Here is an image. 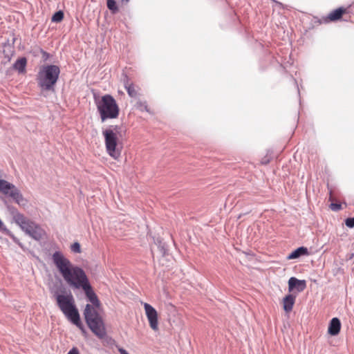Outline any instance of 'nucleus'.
Returning <instances> with one entry per match:
<instances>
[{
  "label": "nucleus",
  "instance_id": "nucleus-4",
  "mask_svg": "<svg viewBox=\"0 0 354 354\" xmlns=\"http://www.w3.org/2000/svg\"><path fill=\"white\" fill-rule=\"evenodd\" d=\"M97 112L102 122L107 120H113L118 118L120 108L114 97L109 94H106L100 99L95 100Z\"/></svg>",
  "mask_w": 354,
  "mask_h": 354
},
{
  "label": "nucleus",
  "instance_id": "nucleus-6",
  "mask_svg": "<svg viewBox=\"0 0 354 354\" xmlns=\"http://www.w3.org/2000/svg\"><path fill=\"white\" fill-rule=\"evenodd\" d=\"M120 127L111 125L102 131L106 153L114 160H118L121 154L118 134Z\"/></svg>",
  "mask_w": 354,
  "mask_h": 354
},
{
  "label": "nucleus",
  "instance_id": "nucleus-12",
  "mask_svg": "<svg viewBox=\"0 0 354 354\" xmlns=\"http://www.w3.org/2000/svg\"><path fill=\"white\" fill-rule=\"evenodd\" d=\"M341 329V322L337 317L333 318L329 324L328 333L333 336L337 335L339 333Z\"/></svg>",
  "mask_w": 354,
  "mask_h": 354
},
{
  "label": "nucleus",
  "instance_id": "nucleus-8",
  "mask_svg": "<svg viewBox=\"0 0 354 354\" xmlns=\"http://www.w3.org/2000/svg\"><path fill=\"white\" fill-rule=\"evenodd\" d=\"M0 192L11 197L18 205H24L25 200L15 185L0 179Z\"/></svg>",
  "mask_w": 354,
  "mask_h": 354
},
{
  "label": "nucleus",
  "instance_id": "nucleus-14",
  "mask_svg": "<svg viewBox=\"0 0 354 354\" xmlns=\"http://www.w3.org/2000/svg\"><path fill=\"white\" fill-rule=\"evenodd\" d=\"M308 254V250L307 248L305 247H299L295 250L292 251L290 254L287 257L288 259H295L303 255Z\"/></svg>",
  "mask_w": 354,
  "mask_h": 354
},
{
  "label": "nucleus",
  "instance_id": "nucleus-27",
  "mask_svg": "<svg viewBox=\"0 0 354 354\" xmlns=\"http://www.w3.org/2000/svg\"><path fill=\"white\" fill-rule=\"evenodd\" d=\"M329 201H333L332 190H330Z\"/></svg>",
  "mask_w": 354,
  "mask_h": 354
},
{
  "label": "nucleus",
  "instance_id": "nucleus-9",
  "mask_svg": "<svg viewBox=\"0 0 354 354\" xmlns=\"http://www.w3.org/2000/svg\"><path fill=\"white\" fill-rule=\"evenodd\" d=\"M144 308L150 327L154 331H157L158 330V321L156 310L147 303H144Z\"/></svg>",
  "mask_w": 354,
  "mask_h": 354
},
{
  "label": "nucleus",
  "instance_id": "nucleus-28",
  "mask_svg": "<svg viewBox=\"0 0 354 354\" xmlns=\"http://www.w3.org/2000/svg\"><path fill=\"white\" fill-rule=\"evenodd\" d=\"M42 53H43V55H44L45 57H48V53H46L45 51H43V50H42Z\"/></svg>",
  "mask_w": 354,
  "mask_h": 354
},
{
  "label": "nucleus",
  "instance_id": "nucleus-19",
  "mask_svg": "<svg viewBox=\"0 0 354 354\" xmlns=\"http://www.w3.org/2000/svg\"><path fill=\"white\" fill-rule=\"evenodd\" d=\"M136 107L137 109L140 110V111H147L149 112V110L148 109V106L146 102H142L140 100L138 101L136 104Z\"/></svg>",
  "mask_w": 354,
  "mask_h": 354
},
{
  "label": "nucleus",
  "instance_id": "nucleus-24",
  "mask_svg": "<svg viewBox=\"0 0 354 354\" xmlns=\"http://www.w3.org/2000/svg\"><path fill=\"white\" fill-rule=\"evenodd\" d=\"M68 354H80V353L77 348H73L71 350L69 351Z\"/></svg>",
  "mask_w": 354,
  "mask_h": 354
},
{
  "label": "nucleus",
  "instance_id": "nucleus-11",
  "mask_svg": "<svg viewBox=\"0 0 354 354\" xmlns=\"http://www.w3.org/2000/svg\"><path fill=\"white\" fill-rule=\"evenodd\" d=\"M306 288V282L305 280H299L294 277H290L288 280V290L292 292L296 289L298 292H301Z\"/></svg>",
  "mask_w": 354,
  "mask_h": 354
},
{
  "label": "nucleus",
  "instance_id": "nucleus-15",
  "mask_svg": "<svg viewBox=\"0 0 354 354\" xmlns=\"http://www.w3.org/2000/svg\"><path fill=\"white\" fill-rule=\"evenodd\" d=\"M26 58L21 57L15 62V64H13V68L17 71L19 73H24L26 72Z\"/></svg>",
  "mask_w": 354,
  "mask_h": 354
},
{
  "label": "nucleus",
  "instance_id": "nucleus-3",
  "mask_svg": "<svg viewBox=\"0 0 354 354\" xmlns=\"http://www.w3.org/2000/svg\"><path fill=\"white\" fill-rule=\"evenodd\" d=\"M55 299L58 307L66 318L84 332L72 294L69 293L66 295L57 294Z\"/></svg>",
  "mask_w": 354,
  "mask_h": 354
},
{
  "label": "nucleus",
  "instance_id": "nucleus-10",
  "mask_svg": "<svg viewBox=\"0 0 354 354\" xmlns=\"http://www.w3.org/2000/svg\"><path fill=\"white\" fill-rule=\"evenodd\" d=\"M347 12V9L343 7L338 8L332 12L328 15L322 19L323 22L329 23L330 21H335L340 19L344 14Z\"/></svg>",
  "mask_w": 354,
  "mask_h": 354
},
{
  "label": "nucleus",
  "instance_id": "nucleus-13",
  "mask_svg": "<svg viewBox=\"0 0 354 354\" xmlns=\"http://www.w3.org/2000/svg\"><path fill=\"white\" fill-rule=\"evenodd\" d=\"M296 296L289 294L283 299V308L285 312L290 313L295 303Z\"/></svg>",
  "mask_w": 354,
  "mask_h": 354
},
{
  "label": "nucleus",
  "instance_id": "nucleus-17",
  "mask_svg": "<svg viewBox=\"0 0 354 354\" xmlns=\"http://www.w3.org/2000/svg\"><path fill=\"white\" fill-rule=\"evenodd\" d=\"M106 6L112 14H115L119 10L115 0H106Z\"/></svg>",
  "mask_w": 354,
  "mask_h": 354
},
{
  "label": "nucleus",
  "instance_id": "nucleus-16",
  "mask_svg": "<svg viewBox=\"0 0 354 354\" xmlns=\"http://www.w3.org/2000/svg\"><path fill=\"white\" fill-rule=\"evenodd\" d=\"M124 88L127 91L128 95L131 97H136L138 96V87L135 86L132 83H129L128 81H127L124 83Z\"/></svg>",
  "mask_w": 354,
  "mask_h": 354
},
{
  "label": "nucleus",
  "instance_id": "nucleus-21",
  "mask_svg": "<svg viewBox=\"0 0 354 354\" xmlns=\"http://www.w3.org/2000/svg\"><path fill=\"white\" fill-rule=\"evenodd\" d=\"M71 249L75 253H80L81 252L80 244L77 242H75L73 244H72Z\"/></svg>",
  "mask_w": 354,
  "mask_h": 354
},
{
  "label": "nucleus",
  "instance_id": "nucleus-7",
  "mask_svg": "<svg viewBox=\"0 0 354 354\" xmlns=\"http://www.w3.org/2000/svg\"><path fill=\"white\" fill-rule=\"evenodd\" d=\"M14 220L26 234L36 241H40L46 235L44 230L39 224L21 213L17 212L14 215Z\"/></svg>",
  "mask_w": 354,
  "mask_h": 354
},
{
  "label": "nucleus",
  "instance_id": "nucleus-26",
  "mask_svg": "<svg viewBox=\"0 0 354 354\" xmlns=\"http://www.w3.org/2000/svg\"><path fill=\"white\" fill-rule=\"evenodd\" d=\"M118 351L120 354H129L128 352L124 348H119Z\"/></svg>",
  "mask_w": 354,
  "mask_h": 354
},
{
  "label": "nucleus",
  "instance_id": "nucleus-22",
  "mask_svg": "<svg viewBox=\"0 0 354 354\" xmlns=\"http://www.w3.org/2000/svg\"><path fill=\"white\" fill-rule=\"evenodd\" d=\"M330 208L331 210H333L334 212H337V211H339L340 209H342V205L339 203H332L330 205Z\"/></svg>",
  "mask_w": 354,
  "mask_h": 354
},
{
  "label": "nucleus",
  "instance_id": "nucleus-29",
  "mask_svg": "<svg viewBox=\"0 0 354 354\" xmlns=\"http://www.w3.org/2000/svg\"><path fill=\"white\" fill-rule=\"evenodd\" d=\"M122 2L128 3L129 0H122Z\"/></svg>",
  "mask_w": 354,
  "mask_h": 354
},
{
  "label": "nucleus",
  "instance_id": "nucleus-18",
  "mask_svg": "<svg viewBox=\"0 0 354 354\" xmlns=\"http://www.w3.org/2000/svg\"><path fill=\"white\" fill-rule=\"evenodd\" d=\"M0 230L7 232V233L10 236V237L12 239V240L17 243L20 247H22L21 243L19 242V241L13 235L10 234L9 230L5 227L3 225V223L0 219Z\"/></svg>",
  "mask_w": 354,
  "mask_h": 354
},
{
  "label": "nucleus",
  "instance_id": "nucleus-20",
  "mask_svg": "<svg viewBox=\"0 0 354 354\" xmlns=\"http://www.w3.org/2000/svg\"><path fill=\"white\" fill-rule=\"evenodd\" d=\"M64 18V12L62 10L56 12L52 17V21L60 22Z\"/></svg>",
  "mask_w": 354,
  "mask_h": 354
},
{
  "label": "nucleus",
  "instance_id": "nucleus-2",
  "mask_svg": "<svg viewBox=\"0 0 354 354\" xmlns=\"http://www.w3.org/2000/svg\"><path fill=\"white\" fill-rule=\"evenodd\" d=\"M81 288L84 291L88 300L92 304V305H86L84 311L86 322L96 336L103 338L106 335V329L102 318L97 312V309L100 306V301L89 282Z\"/></svg>",
  "mask_w": 354,
  "mask_h": 354
},
{
  "label": "nucleus",
  "instance_id": "nucleus-25",
  "mask_svg": "<svg viewBox=\"0 0 354 354\" xmlns=\"http://www.w3.org/2000/svg\"><path fill=\"white\" fill-rule=\"evenodd\" d=\"M118 351L120 354H129L128 352L124 348H119Z\"/></svg>",
  "mask_w": 354,
  "mask_h": 354
},
{
  "label": "nucleus",
  "instance_id": "nucleus-23",
  "mask_svg": "<svg viewBox=\"0 0 354 354\" xmlns=\"http://www.w3.org/2000/svg\"><path fill=\"white\" fill-rule=\"evenodd\" d=\"M345 224L348 227H354V218H348L345 221Z\"/></svg>",
  "mask_w": 354,
  "mask_h": 354
},
{
  "label": "nucleus",
  "instance_id": "nucleus-1",
  "mask_svg": "<svg viewBox=\"0 0 354 354\" xmlns=\"http://www.w3.org/2000/svg\"><path fill=\"white\" fill-rule=\"evenodd\" d=\"M52 259L64 281L72 288L80 289L89 282L82 268L74 266L60 252H55Z\"/></svg>",
  "mask_w": 354,
  "mask_h": 354
},
{
  "label": "nucleus",
  "instance_id": "nucleus-5",
  "mask_svg": "<svg viewBox=\"0 0 354 354\" xmlns=\"http://www.w3.org/2000/svg\"><path fill=\"white\" fill-rule=\"evenodd\" d=\"M59 73L60 69L57 65L50 64L41 66L36 78L38 86L42 91H54Z\"/></svg>",
  "mask_w": 354,
  "mask_h": 354
}]
</instances>
